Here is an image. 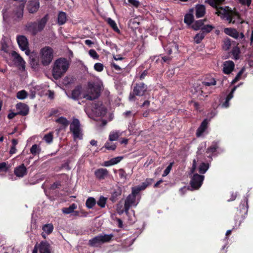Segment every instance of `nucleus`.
Returning a JSON list of instances; mask_svg holds the SVG:
<instances>
[{
  "label": "nucleus",
  "instance_id": "f257e3e1",
  "mask_svg": "<svg viewBox=\"0 0 253 253\" xmlns=\"http://www.w3.org/2000/svg\"><path fill=\"white\" fill-rule=\"evenodd\" d=\"M225 0H207V2L212 7L215 8V13L223 20H225L229 23H242L239 14L228 7H221L219 5L222 3Z\"/></svg>",
  "mask_w": 253,
  "mask_h": 253
},
{
  "label": "nucleus",
  "instance_id": "f03ea898",
  "mask_svg": "<svg viewBox=\"0 0 253 253\" xmlns=\"http://www.w3.org/2000/svg\"><path fill=\"white\" fill-rule=\"evenodd\" d=\"M70 65V61L65 58H59L53 63L52 74L55 80L60 79L68 71Z\"/></svg>",
  "mask_w": 253,
  "mask_h": 253
},
{
  "label": "nucleus",
  "instance_id": "7ed1b4c3",
  "mask_svg": "<svg viewBox=\"0 0 253 253\" xmlns=\"http://www.w3.org/2000/svg\"><path fill=\"white\" fill-rule=\"evenodd\" d=\"M102 85L101 82L88 83L86 88L83 91V98L89 100L97 98L99 96Z\"/></svg>",
  "mask_w": 253,
  "mask_h": 253
},
{
  "label": "nucleus",
  "instance_id": "20e7f679",
  "mask_svg": "<svg viewBox=\"0 0 253 253\" xmlns=\"http://www.w3.org/2000/svg\"><path fill=\"white\" fill-rule=\"evenodd\" d=\"M53 56L52 48L49 46H45L41 49L39 58L42 65L46 66L51 63Z\"/></svg>",
  "mask_w": 253,
  "mask_h": 253
},
{
  "label": "nucleus",
  "instance_id": "39448f33",
  "mask_svg": "<svg viewBox=\"0 0 253 253\" xmlns=\"http://www.w3.org/2000/svg\"><path fill=\"white\" fill-rule=\"evenodd\" d=\"M47 20L48 16L46 15L38 22L27 24L26 26V30L33 35H35L43 29Z\"/></svg>",
  "mask_w": 253,
  "mask_h": 253
},
{
  "label": "nucleus",
  "instance_id": "423d86ee",
  "mask_svg": "<svg viewBox=\"0 0 253 253\" xmlns=\"http://www.w3.org/2000/svg\"><path fill=\"white\" fill-rule=\"evenodd\" d=\"M112 234H100L88 241V244L94 247L100 246L102 244L109 242L113 237Z\"/></svg>",
  "mask_w": 253,
  "mask_h": 253
},
{
  "label": "nucleus",
  "instance_id": "0eeeda50",
  "mask_svg": "<svg viewBox=\"0 0 253 253\" xmlns=\"http://www.w3.org/2000/svg\"><path fill=\"white\" fill-rule=\"evenodd\" d=\"M71 131L73 133L74 138L82 139V131L79 120L74 119L70 124V126Z\"/></svg>",
  "mask_w": 253,
  "mask_h": 253
},
{
  "label": "nucleus",
  "instance_id": "6e6552de",
  "mask_svg": "<svg viewBox=\"0 0 253 253\" xmlns=\"http://www.w3.org/2000/svg\"><path fill=\"white\" fill-rule=\"evenodd\" d=\"M16 40L21 50L25 51V54L28 55L30 51L29 50V43L26 37L24 36L19 35L17 36Z\"/></svg>",
  "mask_w": 253,
  "mask_h": 253
},
{
  "label": "nucleus",
  "instance_id": "1a4fd4ad",
  "mask_svg": "<svg viewBox=\"0 0 253 253\" xmlns=\"http://www.w3.org/2000/svg\"><path fill=\"white\" fill-rule=\"evenodd\" d=\"M147 90V86L143 83L137 84L133 89L132 94H130L129 96V100L133 101L134 100V95L138 96H142Z\"/></svg>",
  "mask_w": 253,
  "mask_h": 253
},
{
  "label": "nucleus",
  "instance_id": "9d476101",
  "mask_svg": "<svg viewBox=\"0 0 253 253\" xmlns=\"http://www.w3.org/2000/svg\"><path fill=\"white\" fill-rule=\"evenodd\" d=\"M139 201L136 200V197L133 195L129 194L125 200V211L126 214L128 213L129 208L131 207H136Z\"/></svg>",
  "mask_w": 253,
  "mask_h": 253
},
{
  "label": "nucleus",
  "instance_id": "9b49d317",
  "mask_svg": "<svg viewBox=\"0 0 253 253\" xmlns=\"http://www.w3.org/2000/svg\"><path fill=\"white\" fill-rule=\"evenodd\" d=\"M204 179V176L198 174H194L191 178L190 184L194 189H199L202 185Z\"/></svg>",
  "mask_w": 253,
  "mask_h": 253
},
{
  "label": "nucleus",
  "instance_id": "f8f14e48",
  "mask_svg": "<svg viewBox=\"0 0 253 253\" xmlns=\"http://www.w3.org/2000/svg\"><path fill=\"white\" fill-rule=\"evenodd\" d=\"M153 181V179H147L141 185L133 187L131 194L136 197L140 191L144 190L148 185L151 184Z\"/></svg>",
  "mask_w": 253,
  "mask_h": 253
},
{
  "label": "nucleus",
  "instance_id": "ddd939ff",
  "mask_svg": "<svg viewBox=\"0 0 253 253\" xmlns=\"http://www.w3.org/2000/svg\"><path fill=\"white\" fill-rule=\"evenodd\" d=\"M11 55L13 59L15 64L19 69L24 70L25 68V62L21 57L15 51H12Z\"/></svg>",
  "mask_w": 253,
  "mask_h": 253
},
{
  "label": "nucleus",
  "instance_id": "4468645a",
  "mask_svg": "<svg viewBox=\"0 0 253 253\" xmlns=\"http://www.w3.org/2000/svg\"><path fill=\"white\" fill-rule=\"evenodd\" d=\"M92 112L97 116L102 117L105 115L106 109L101 103H97L94 104Z\"/></svg>",
  "mask_w": 253,
  "mask_h": 253
},
{
  "label": "nucleus",
  "instance_id": "2eb2a0df",
  "mask_svg": "<svg viewBox=\"0 0 253 253\" xmlns=\"http://www.w3.org/2000/svg\"><path fill=\"white\" fill-rule=\"evenodd\" d=\"M38 251L40 253H50L51 247L47 241H42L37 245Z\"/></svg>",
  "mask_w": 253,
  "mask_h": 253
},
{
  "label": "nucleus",
  "instance_id": "dca6fc26",
  "mask_svg": "<svg viewBox=\"0 0 253 253\" xmlns=\"http://www.w3.org/2000/svg\"><path fill=\"white\" fill-rule=\"evenodd\" d=\"M17 114L22 116L27 115L29 111L28 106L23 103H19L16 105Z\"/></svg>",
  "mask_w": 253,
  "mask_h": 253
},
{
  "label": "nucleus",
  "instance_id": "f3484780",
  "mask_svg": "<svg viewBox=\"0 0 253 253\" xmlns=\"http://www.w3.org/2000/svg\"><path fill=\"white\" fill-rule=\"evenodd\" d=\"M165 50L169 55L176 54L178 51V46L175 42H171L167 44Z\"/></svg>",
  "mask_w": 253,
  "mask_h": 253
},
{
  "label": "nucleus",
  "instance_id": "a211bd4d",
  "mask_svg": "<svg viewBox=\"0 0 253 253\" xmlns=\"http://www.w3.org/2000/svg\"><path fill=\"white\" fill-rule=\"evenodd\" d=\"M222 66L224 73L229 74L234 70L235 64L233 61L228 60L223 63Z\"/></svg>",
  "mask_w": 253,
  "mask_h": 253
},
{
  "label": "nucleus",
  "instance_id": "6ab92c4d",
  "mask_svg": "<svg viewBox=\"0 0 253 253\" xmlns=\"http://www.w3.org/2000/svg\"><path fill=\"white\" fill-rule=\"evenodd\" d=\"M66 94L69 98L74 100L78 99L79 97L83 98V91L81 90V87L79 86L74 89L71 95H69L66 92Z\"/></svg>",
  "mask_w": 253,
  "mask_h": 253
},
{
  "label": "nucleus",
  "instance_id": "aec40b11",
  "mask_svg": "<svg viewBox=\"0 0 253 253\" xmlns=\"http://www.w3.org/2000/svg\"><path fill=\"white\" fill-rule=\"evenodd\" d=\"M94 174L98 179H104L108 176V171L106 169L100 168L95 171Z\"/></svg>",
  "mask_w": 253,
  "mask_h": 253
},
{
  "label": "nucleus",
  "instance_id": "412c9836",
  "mask_svg": "<svg viewBox=\"0 0 253 253\" xmlns=\"http://www.w3.org/2000/svg\"><path fill=\"white\" fill-rule=\"evenodd\" d=\"M39 1L38 0H31L29 2L28 9L30 13L37 11L39 8Z\"/></svg>",
  "mask_w": 253,
  "mask_h": 253
},
{
  "label": "nucleus",
  "instance_id": "4be33fe9",
  "mask_svg": "<svg viewBox=\"0 0 253 253\" xmlns=\"http://www.w3.org/2000/svg\"><path fill=\"white\" fill-rule=\"evenodd\" d=\"M27 173V169L23 164L16 167L14 169V174L19 177H23Z\"/></svg>",
  "mask_w": 253,
  "mask_h": 253
},
{
  "label": "nucleus",
  "instance_id": "5701e85b",
  "mask_svg": "<svg viewBox=\"0 0 253 253\" xmlns=\"http://www.w3.org/2000/svg\"><path fill=\"white\" fill-rule=\"evenodd\" d=\"M124 131L114 130L110 132L109 135V140L110 141L117 140L118 138L123 135Z\"/></svg>",
  "mask_w": 253,
  "mask_h": 253
},
{
  "label": "nucleus",
  "instance_id": "b1692460",
  "mask_svg": "<svg viewBox=\"0 0 253 253\" xmlns=\"http://www.w3.org/2000/svg\"><path fill=\"white\" fill-rule=\"evenodd\" d=\"M43 232L42 233V237L45 239L46 238V234L49 235L52 232L53 230V226L52 224H47L43 226L42 228Z\"/></svg>",
  "mask_w": 253,
  "mask_h": 253
},
{
  "label": "nucleus",
  "instance_id": "393cba45",
  "mask_svg": "<svg viewBox=\"0 0 253 253\" xmlns=\"http://www.w3.org/2000/svg\"><path fill=\"white\" fill-rule=\"evenodd\" d=\"M206 12V9L203 5H197L195 7V15L197 18L203 17Z\"/></svg>",
  "mask_w": 253,
  "mask_h": 253
},
{
  "label": "nucleus",
  "instance_id": "a878e982",
  "mask_svg": "<svg viewBox=\"0 0 253 253\" xmlns=\"http://www.w3.org/2000/svg\"><path fill=\"white\" fill-rule=\"evenodd\" d=\"M238 86H235L233 88L231 92L227 96L225 102L221 105V107L227 108L229 106V101L233 97V93Z\"/></svg>",
  "mask_w": 253,
  "mask_h": 253
},
{
  "label": "nucleus",
  "instance_id": "bb28decb",
  "mask_svg": "<svg viewBox=\"0 0 253 253\" xmlns=\"http://www.w3.org/2000/svg\"><path fill=\"white\" fill-rule=\"evenodd\" d=\"M208 124V121L207 119H205L203 121L201 126L197 129L196 133L197 136H200L202 135V134L204 132V131L207 128Z\"/></svg>",
  "mask_w": 253,
  "mask_h": 253
},
{
  "label": "nucleus",
  "instance_id": "cd10ccee",
  "mask_svg": "<svg viewBox=\"0 0 253 253\" xmlns=\"http://www.w3.org/2000/svg\"><path fill=\"white\" fill-rule=\"evenodd\" d=\"M67 21V15L66 13L61 11L58 14V23L60 25L64 24Z\"/></svg>",
  "mask_w": 253,
  "mask_h": 253
},
{
  "label": "nucleus",
  "instance_id": "c85d7f7f",
  "mask_svg": "<svg viewBox=\"0 0 253 253\" xmlns=\"http://www.w3.org/2000/svg\"><path fill=\"white\" fill-rule=\"evenodd\" d=\"M224 32L227 35H228L235 39L238 38L239 36V33L235 29H234L225 28L224 29Z\"/></svg>",
  "mask_w": 253,
  "mask_h": 253
},
{
  "label": "nucleus",
  "instance_id": "c756f323",
  "mask_svg": "<svg viewBox=\"0 0 253 253\" xmlns=\"http://www.w3.org/2000/svg\"><path fill=\"white\" fill-rule=\"evenodd\" d=\"M55 122L62 126L63 127H66L69 124V122L64 117H61L55 120Z\"/></svg>",
  "mask_w": 253,
  "mask_h": 253
},
{
  "label": "nucleus",
  "instance_id": "7c9ffc66",
  "mask_svg": "<svg viewBox=\"0 0 253 253\" xmlns=\"http://www.w3.org/2000/svg\"><path fill=\"white\" fill-rule=\"evenodd\" d=\"M193 11V9L190 10V12L187 13L185 15L184 18V22L188 25L191 24L193 21V15L192 12Z\"/></svg>",
  "mask_w": 253,
  "mask_h": 253
},
{
  "label": "nucleus",
  "instance_id": "2f4dec72",
  "mask_svg": "<svg viewBox=\"0 0 253 253\" xmlns=\"http://www.w3.org/2000/svg\"><path fill=\"white\" fill-rule=\"evenodd\" d=\"M96 203V200L94 198L89 197L86 200L85 205L87 208L92 209Z\"/></svg>",
  "mask_w": 253,
  "mask_h": 253
},
{
  "label": "nucleus",
  "instance_id": "473e14b6",
  "mask_svg": "<svg viewBox=\"0 0 253 253\" xmlns=\"http://www.w3.org/2000/svg\"><path fill=\"white\" fill-rule=\"evenodd\" d=\"M77 205L75 204H72L68 208H65L62 209V212L65 214H69L74 212V210L77 209Z\"/></svg>",
  "mask_w": 253,
  "mask_h": 253
},
{
  "label": "nucleus",
  "instance_id": "72a5a7b5",
  "mask_svg": "<svg viewBox=\"0 0 253 253\" xmlns=\"http://www.w3.org/2000/svg\"><path fill=\"white\" fill-rule=\"evenodd\" d=\"M206 21V20H199L196 21L193 25H192V28L195 30H198L199 29L202 30V28L204 25V21Z\"/></svg>",
  "mask_w": 253,
  "mask_h": 253
},
{
  "label": "nucleus",
  "instance_id": "f704fd0d",
  "mask_svg": "<svg viewBox=\"0 0 253 253\" xmlns=\"http://www.w3.org/2000/svg\"><path fill=\"white\" fill-rule=\"evenodd\" d=\"M209 168V164L203 163L200 165L198 171L200 173L204 174L208 170Z\"/></svg>",
  "mask_w": 253,
  "mask_h": 253
},
{
  "label": "nucleus",
  "instance_id": "c9c22d12",
  "mask_svg": "<svg viewBox=\"0 0 253 253\" xmlns=\"http://www.w3.org/2000/svg\"><path fill=\"white\" fill-rule=\"evenodd\" d=\"M106 20L108 24L113 28L115 31L118 32L119 31L115 21L112 20L111 18H107Z\"/></svg>",
  "mask_w": 253,
  "mask_h": 253
},
{
  "label": "nucleus",
  "instance_id": "e433bc0d",
  "mask_svg": "<svg viewBox=\"0 0 253 253\" xmlns=\"http://www.w3.org/2000/svg\"><path fill=\"white\" fill-rule=\"evenodd\" d=\"M28 96V93L24 90H20L17 92L16 97L18 99L23 100Z\"/></svg>",
  "mask_w": 253,
  "mask_h": 253
},
{
  "label": "nucleus",
  "instance_id": "4c0bfd02",
  "mask_svg": "<svg viewBox=\"0 0 253 253\" xmlns=\"http://www.w3.org/2000/svg\"><path fill=\"white\" fill-rule=\"evenodd\" d=\"M232 53L235 59L237 60L239 59L240 53V48L237 46L234 47L232 49Z\"/></svg>",
  "mask_w": 253,
  "mask_h": 253
},
{
  "label": "nucleus",
  "instance_id": "58836bf2",
  "mask_svg": "<svg viewBox=\"0 0 253 253\" xmlns=\"http://www.w3.org/2000/svg\"><path fill=\"white\" fill-rule=\"evenodd\" d=\"M107 198L103 197L100 196L98 201L97 202V205L101 208H104L106 204Z\"/></svg>",
  "mask_w": 253,
  "mask_h": 253
},
{
  "label": "nucleus",
  "instance_id": "ea45409f",
  "mask_svg": "<svg viewBox=\"0 0 253 253\" xmlns=\"http://www.w3.org/2000/svg\"><path fill=\"white\" fill-rule=\"evenodd\" d=\"M245 70V68H243L241 70V71L238 73V74L236 76V77H235V78L232 81V82H231L232 84H234L235 83H236L237 82H238V81H239L241 79V76H242V74H243V73L244 72Z\"/></svg>",
  "mask_w": 253,
  "mask_h": 253
},
{
  "label": "nucleus",
  "instance_id": "a19ab883",
  "mask_svg": "<svg viewBox=\"0 0 253 253\" xmlns=\"http://www.w3.org/2000/svg\"><path fill=\"white\" fill-rule=\"evenodd\" d=\"M40 151V147L38 146L37 144L33 145L30 149L31 153L34 155H36L37 154H39Z\"/></svg>",
  "mask_w": 253,
  "mask_h": 253
},
{
  "label": "nucleus",
  "instance_id": "79ce46f5",
  "mask_svg": "<svg viewBox=\"0 0 253 253\" xmlns=\"http://www.w3.org/2000/svg\"><path fill=\"white\" fill-rule=\"evenodd\" d=\"M204 37H205V34H204L203 32L197 34L194 37L195 42L197 43H200L202 41V40L204 39Z\"/></svg>",
  "mask_w": 253,
  "mask_h": 253
},
{
  "label": "nucleus",
  "instance_id": "37998d69",
  "mask_svg": "<svg viewBox=\"0 0 253 253\" xmlns=\"http://www.w3.org/2000/svg\"><path fill=\"white\" fill-rule=\"evenodd\" d=\"M105 147L109 150H114L116 148V146L115 143L111 141H108L105 143Z\"/></svg>",
  "mask_w": 253,
  "mask_h": 253
},
{
  "label": "nucleus",
  "instance_id": "c03bdc74",
  "mask_svg": "<svg viewBox=\"0 0 253 253\" xmlns=\"http://www.w3.org/2000/svg\"><path fill=\"white\" fill-rule=\"evenodd\" d=\"M217 148H218L217 143L214 142L211 145V146L208 149L207 152L208 153H213L216 150Z\"/></svg>",
  "mask_w": 253,
  "mask_h": 253
},
{
  "label": "nucleus",
  "instance_id": "a18cd8bd",
  "mask_svg": "<svg viewBox=\"0 0 253 253\" xmlns=\"http://www.w3.org/2000/svg\"><path fill=\"white\" fill-rule=\"evenodd\" d=\"M43 139L46 142L50 143L53 140V134L52 132H50L44 135Z\"/></svg>",
  "mask_w": 253,
  "mask_h": 253
},
{
  "label": "nucleus",
  "instance_id": "49530a36",
  "mask_svg": "<svg viewBox=\"0 0 253 253\" xmlns=\"http://www.w3.org/2000/svg\"><path fill=\"white\" fill-rule=\"evenodd\" d=\"M118 174L120 177L122 179L126 180L127 179L128 175L126 173L125 170L123 169H120L118 170Z\"/></svg>",
  "mask_w": 253,
  "mask_h": 253
},
{
  "label": "nucleus",
  "instance_id": "de8ad7c7",
  "mask_svg": "<svg viewBox=\"0 0 253 253\" xmlns=\"http://www.w3.org/2000/svg\"><path fill=\"white\" fill-rule=\"evenodd\" d=\"M231 45V41L228 39H226L224 41V44L223 45V48L225 50H228Z\"/></svg>",
  "mask_w": 253,
  "mask_h": 253
},
{
  "label": "nucleus",
  "instance_id": "09e8293b",
  "mask_svg": "<svg viewBox=\"0 0 253 253\" xmlns=\"http://www.w3.org/2000/svg\"><path fill=\"white\" fill-rule=\"evenodd\" d=\"M94 69L97 72H101L104 69V66L101 63H96L94 65Z\"/></svg>",
  "mask_w": 253,
  "mask_h": 253
},
{
  "label": "nucleus",
  "instance_id": "8fccbe9b",
  "mask_svg": "<svg viewBox=\"0 0 253 253\" xmlns=\"http://www.w3.org/2000/svg\"><path fill=\"white\" fill-rule=\"evenodd\" d=\"M213 28V27L211 25H203L202 28V30L204 31V32L209 33L211 32Z\"/></svg>",
  "mask_w": 253,
  "mask_h": 253
},
{
  "label": "nucleus",
  "instance_id": "3c124183",
  "mask_svg": "<svg viewBox=\"0 0 253 253\" xmlns=\"http://www.w3.org/2000/svg\"><path fill=\"white\" fill-rule=\"evenodd\" d=\"M203 84L206 86H211V85H215L216 84V81H215V80L213 78H212L211 80V81H204L203 83Z\"/></svg>",
  "mask_w": 253,
  "mask_h": 253
},
{
  "label": "nucleus",
  "instance_id": "603ef678",
  "mask_svg": "<svg viewBox=\"0 0 253 253\" xmlns=\"http://www.w3.org/2000/svg\"><path fill=\"white\" fill-rule=\"evenodd\" d=\"M89 54L93 59H97L99 57V55L94 49L89 50Z\"/></svg>",
  "mask_w": 253,
  "mask_h": 253
},
{
  "label": "nucleus",
  "instance_id": "864d4df0",
  "mask_svg": "<svg viewBox=\"0 0 253 253\" xmlns=\"http://www.w3.org/2000/svg\"><path fill=\"white\" fill-rule=\"evenodd\" d=\"M8 168L6 163L3 162L0 163V171H6Z\"/></svg>",
  "mask_w": 253,
  "mask_h": 253
},
{
  "label": "nucleus",
  "instance_id": "5fc2aeb1",
  "mask_svg": "<svg viewBox=\"0 0 253 253\" xmlns=\"http://www.w3.org/2000/svg\"><path fill=\"white\" fill-rule=\"evenodd\" d=\"M172 163H171L168 167L165 170L163 174V176H167L170 172L171 169V168H172Z\"/></svg>",
  "mask_w": 253,
  "mask_h": 253
},
{
  "label": "nucleus",
  "instance_id": "6e6d98bb",
  "mask_svg": "<svg viewBox=\"0 0 253 253\" xmlns=\"http://www.w3.org/2000/svg\"><path fill=\"white\" fill-rule=\"evenodd\" d=\"M128 2L136 7H137L139 5V2L137 0H128Z\"/></svg>",
  "mask_w": 253,
  "mask_h": 253
},
{
  "label": "nucleus",
  "instance_id": "4d7b16f0",
  "mask_svg": "<svg viewBox=\"0 0 253 253\" xmlns=\"http://www.w3.org/2000/svg\"><path fill=\"white\" fill-rule=\"evenodd\" d=\"M73 79L71 77H66L64 78L63 83L65 84H67L72 82Z\"/></svg>",
  "mask_w": 253,
  "mask_h": 253
},
{
  "label": "nucleus",
  "instance_id": "13d9d810",
  "mask_svg": "<svg viewBox=\"0 0 253 253\" xmlns=\"http://www.w3.org/2000/svg\"><path fill=\"white\" fill-rule=\"evenodd\" d=\"M239 1L242 4L249 6L251 3L252 0H239Z\"/></svg>",
  "mask_w": 253,
  "mask_h": 253
},
{
  "label": "nucleus",
  "instance_id": "bf43d9fd",
  "mask_svg": "<svg viewBox=\"0 0 253 253\" xmlns=\"http://www.w3.org/2000/svg\"><path fill=\"white\" fill-rule=\"evenodd\" d=\"M112 162H113V165H115L118 164L120 161L122 160L121 157H116L111 159Z\"/></svg>",
  "mask_w": 253,
  "mask_h": 253
},
{
  "label": "nucleus",
  "instance_id": "052dcab7",
  "mask_svg": "<svg viewBox=\"0 0 253 253\" xmlns=\"http://www.w3.org/2000/svg\"><path fill=\"white\" fill-rule=\"evenodd\" d=\"M114 165L113 164V162H112V160H110V161H105L104 163V164L103 166L105 167H109L111 166Z\"/></svg>",
  "mask_w": 253,
  "mask_h": 253
},
{
  "label": "nucleus",
  "instance_id": "680f3d73",
  "mask_svg": "<svg viewBox=\"0 0 253 253\" xmlns=\"http://www.w3.org/2000/svg\"><path fill=\"white\" fill-rule=\"evenodd\" d=\"M48 96L50 99H52L54 98V93L53 91L49 90L48 91Z\"/></svg>",
  "mask_w": 253,
  "mask_h": 253
},
{
  "label": "nucleus",
  "instance_id": "e2e57ef3",
  "mask_svg": "<svg viewBox=\"0 0 253 253\" xmlns=\"http://www.w3.org/2000/svg\"><path fill=\"white\" fill-rule=\"evenodd\" d=\"M16 152V146H11V148H10V151H9V153L10 154H15Z\"/></svg>",
  "mask_w": 253,
  "mask_h": 253
},
{
  "label": "nucleus",
  "instance_id": "0e129e2a",
  "mask_svg": "<svg viewBox=\"0 0 253 253\" xmlns=\"http://www.w3.org/2000/svg\"><path fill=\"white\" fill-rule=\"evenodd\" d=\"M111 66L114 68V69L117 71H121V68L117 64H116L115 63H112Z\"/></svg>",
  "mask_w": 253,
  "mask_h": 253
},
{
  "label": "nucleus",
  "instance_id": "69168bd1",
  "mask_svg": "<svg viewBox=\"0 0 253 253\" xmlns=\"http://www.w3.org/2000/svg\"><path fill=\"white\" fill-rule=\"evenodd\" d=\"M196 162L195 160H194L193 161L192 168L191 170V171L192 173L194 172L195 169H196Z\"/></svg>",
  "mask_w": 253,
  "mask_h": 253
},
{
  "label": "nucleus",
  "instance_id": "338daca9",
  "mask_svg": "<svg viewBox=\"0 0 253 253\" xmlns=\"http://www.w3.org/2000/svg\"><path fill=\"white\" fill-rule=\"evenodd\" d=\"M18 115L16 113H10L8 115V118L9 119H13L16 115Z\"/></svg>",
  "mask_w": 253,
  "mask_h": 253
},
{
  "label": "nucleus",
  "instance_id": "774afa93",
  "mask_svg": "<svg viewBox=\"0 0 253 253\" xmlns=\"http://www.w3.org/2000/svg\"><path fill=\"white\" fill-rule=\"evenodd\" d=\"M172 57V56H163L162 57V59L164 62H168L171 59Z\"/></svg>",
  "mask_w": 253,
  "mask_h": 253
}]
</instances>
